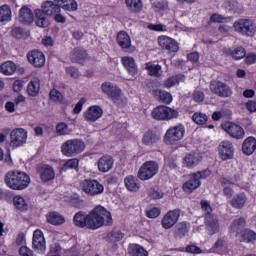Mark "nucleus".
Listing matches in <instances>:
<instances>
[{"instance_id":"12","label":"nucleus","mask_w":256,"mask_h":256,"mask_svg":"<svg viewBox=\"0 0 256 256\" xmlns=\"http://www.w3.org/2000/svg\"><path fill=\"white\" fill-rule=\"evenodd\" d=\"M27 143V130L23 128H16L10 132V147L15 149Z\"/></svg>"},{"instance_id":"34","label":"nucleus","mask_w":256,"mask_h":256,"mask_svg":"<svg viewBox=\"0 0 256 256\" xmlns=\"http://www.w3.org/2000/svg\"><path fill=\"white\" fill-rule=\"evenodd\" d=\"M191 230V223L189 222H179L174 228V234L176 237H185L187 233Z\"/></svg>"},{"instance_id":"44","label":"nucleus","mask_w":256,"mask_h":256,"mask_svg":"<svg viewBox=\"0 0 256 256\" xmlns=\"http://www.w3.org/2000/svg\"><path fill=\"white\" fill-rule=\"evenodd\" d=\"M0 71L3 75H13L17 71V66L12 61H7L1 64Z\"/></svg>"},{"instance_id":"38","label":"nucleus","mask_w":256,"mask_h":256,"mask_svg":"<svg viewBox=\"0 0 256 256\" xmlns=\"http://www.w3.org/2000/svg\"><path fill=\"white\" fill-rule=\"evenodd\" d=\"M146 71L150 77H161L163 75V69L159 64H153V62H148L146 64Z\"/></svg>"},{"instance_id":"39","label":"nucleus","mask_w":256,"mask_h":256,"mask_svg":"<svg viewBox=\"0 0 256 256\" xmlns=\"http://www.w3.org/2000/svg\"><path fill=\"white\" fill-rule=\"evenodd\" d=\"M181 81H185V76H183L182 74L174 75L164 81L163 87H165L166 89H171V87L179 85Z\"/></svg>"},{"instance_id":"43","label":"nucleus","mask_w":256,"mask_h":256,"mask_svg":"<svg viewBox=\"0 0 256 256\" xmlns=\"http://www.w3.org/2000/svg\"><path fill=\"white\" fill-rule=\"evenodd\" d=\"M245 203H247V196H245L244 193L236 195L231 200V205L235 209H243V207H245Z\"/></svg>"},{"instance_id":"13","label":"nucleus","mask_w":256,"mask_h":256,"mask_svg":"<svg viewBox=\"0 0 256 256\" xmlns=\"http://www.w3.org/2000/svg\"><path fill=\"white\" fill-rule=\"evenodd\" d=\"M179 217H181V209L177 208L174 210L168 211L164 217L162 218L161 225L164 229H172L177 225V221H179Z\"/></svg>"},{"instance_id":"16","label":"nucleus","mask_w":256,"mask_h":256,"mask_svg":"<svg viewBox=\"0 0 256 256\" xmlns=\"http://www.w3.org/2000/svg\"><path fill=\"white\" fill-rule=\"evenodd\" d=\"M246 225L247 222L245 221V218L241 217L235 219L230 225V237H232L233 239H239L244 233Z\"/></svg>"},{"instance_id":"28","label":"nucleus","mask_w":256,"mask_h":256,"mask_svg":"<svg viewBox=\"0 0 256 256\" xmlns=\"http://www.w3.org/2000/svg\"><path fill=\"white\" fill-rule=\"evenodd\" d=\"M39 175H40L41 181H43L44 183L53 181V179H55V171L49 165H43L42 167H40Z\"/></svg>"},{"instance_id":"42","label":"nucleus","mask_w":256,"mask_h":256,"mask_svg":"<svg viewBox=\"0 0 256 256\" xmlns=\"http://www.w3.org/2000/svg\"><path fill=\"white\" fill-rule=\"evenodd\" d=\"M47 221L51 225H63L65 223V217L57 212H50L47 215Z\"/></svg>"},{"instance_id":"46","label":"nucleus","mask_w":256,"mask_h":256,"mask_svg":"<svg viewBox=\"0 0 256 256\" xmlns=\"http://www.w3.org/2000/svg\"><path fill=\"white\" fill-rule=\"evenodd\" d=\"M11 19V7L2 5L0 7V23H5Z\"/></svg>"},{"instance_id":"57","label":"nucleus","mask_w":256,"mask_h":256,"mask_svg":"<svg viewBox=\"0 0 256 256\" xmlns=\"http://www.w3.org/2000/svg\"><path fill=\"white\" fill-rule=\"evenodd\" d=\"M79 167V160L77 158H73L68 160L64 166V171H67V169H77Z\"/></svg>"},{"instance_id":"33","label":"nucleus","mask_w":256,"mask_h":256,"mask_svg":"<svg viewBox=\"0 0 256 256\" xmlns=\"http://www.w3.org/2000/svg\"><path fill=\"white\" fill-rule=\"evenodd\" d=\"M125 5L130 13H141L143 11V0H125Z\"/></svg>"},{"instance_id":"52","label":"nucleus","mask_w":256,"mask_h":256,"mask_svg":"<svg viewBox=\"0 0 256 256\" xmlns=\"http://www.w3.org/2000/svg\"><path fill=\"white\" fill-rule=\"evenodd\" d=\"M156 142H157V136L151 131L146 132L142 138V143L144 145H153V143H156Z\"/></svg>"},{"instance_id":"24","label":"nucleus","mask_w":256,"mask_h":256,"mask_svg":"<svg viewBox=\"0 0 256 256\" xmlns=\"http://www.w3.org/2000/svg\"><path fill=\"white\" fill-rule=\"evenodd\" d=\"M117 42L123 51H127L128 53H133V51H135V48L131 46V37L127 32L120 31L117 35Z\"/></svg>"},{"instance_id":"61","label":"nucleus","mask_w":256,"mask_h":256,"mask_svg":"<svg viewBox=\"0 0 256 256\" xmlns=\"http://www.w3.org/2000/svg\"><path fill=\"white\" fill-rule=\"evenodd\" d=\"M66 73L67 75H70V77H72L73 79H79L80 77L79 70L75 67L66 68Z\"/></svg>"},{"instance_id":"54","label":"nucleus","mask_w":256,"mask_h":256,"mask_svg":"<svg viewBox=\"0 0 256 256\" xmlns=\"http://www.w3.org/2000/svg\"><path fill=\"white\" fill-rule=\"evenodd\" d=\"M227 21H231V17H224L221 14H213L210 17L211 23H227Z\"/></svg>"},{"instance_id":"29","label":"nucleus","mask_w":256,"mask_h":256,"mask_svg":"<svg viewBox=\"0 0 256 256\" xmlns=\"http://www.w3.org/2000/svg\"><path fill=\"white\" fill-rule=\"evenodd\" d=\"M242 151L244 155H253L256 151V138L253 136L246 138L242 144Z\"/></svg>"},{"instance_id":"23","label":"nucleus","mask_w":256,"mask_h":256,"mask_svg":"<svg viewBox=\"0 0 256 256\" xmlns=\"http://www.w3.org/2000/svg\"><path fill=\"white\" fill-rule=\"evenodd\" d=\"M32 246L33 249L39 251V253H45V249L47 248L45 236H43V232L39 229L34 231Z\"/></svg>"},{"instance_id":"50","label":"nucleus","mask_w":256,"mask_h":256,"mask_svg":"<svg viewBox=\"0 0 256 256\" xmlns=\"http://www.w3.org/2000/svg\"><path fill=\"white\" fill-rule=\"evenodd\" d=\"M192 119L196 125H205L207 121H209V116L206 114H203L201 112H196L193 116Z\"/></svg>"},{"instance_id":"37","label":"nucleus","mask_w":256,"mask_h":256,"mask_svg":"<svg viewBox=\"0 0 256 256\" xmlns=\"http://www.w3.org/2000/svg\"><path fill=\"white\" fill-rule=\"evenodd\" d=\"M226 53L231 55L232 59H235V61H239L247 55V51L245 48H243V46H238L234 49H228L226 50Z\"/></svg>"},{"instance_id":"51","label":"nucleus","mask_w":256,"mask_h":256,"mask_svg":"<svg viewBox=\"0 0 256 256\" xmlns=\"http://www.w3.org/2000/svg\"><path fill=\"white\" fill-rule=\"evenodd\" d=\"M13 201L16 209L19 211H27V203L25 202V198L22 196H15Z\"/></svg>"},{"instance_id":"60","label":"nucleus","mask_w":256,"mask_h":256,"mask_svg":"<svg viewBox=\"0 0 256 256\" xmlns=\"http://www.w3.org/2000/svg\"><path fill=\"white\" fill-rule=\"evenodd\" d=\"M149 197L151 199H163V197H165V193H163V191H159V190H150L149 192Z\"/></svg>"},{"instance_id":"31","label":"nucleus","mask_w":256,"mask_h":256,"mask_svg":"<svg viewBox=\"0 0 256 256\" xmlns=\"http://www.w3.org/2000/svg\"><path fill=\"white\" fill-rule=\"evenodd\" d=\"M124 183L128 191H131L132 193H137V191L141 189V184H139V180L135 176H127L124 179Z\"/></svg>"},{"instance_id":"10","label":"nucleus","mask_w":256,"mask_h":256,"mask_svg":"<svg viewBox=\"0 0 256 256\" xmlns=\"http://www.w3.org/2000/svg\"><path fill=\"white\" fill-rule=\"evenodd\" d=\"M185 137V126L183 124H178L176 126L170 127L166 134L164 135V141L168 145H173L177 141H181Z\"/></svg>"},{"instance_id":"18","label":"nucleus","mask_w":256,"mask_h":256,"mask_svg":"<svg viewBox=\"0 0 256 256\" xmlns=\"http://www.w3.org/2000/svg\"><path fill=\"white\" fill-rule=\"evenodd\" d=\"M158 43L161 48L169 53H177V51H179V43L169 36L158 37Z\"/></svg>"},{"instance_id":"64","label":"nucleus","mask_w":256,"mask_h":256,"mask_svg":"<svg viewBox=\"0 0 256 256\" xmlns=\"http://www.w3.org/2000/svg\"><path fill=\"white\" fill-rule=\"evenodd\" d=\"M148 29L151 31H167V26L164 24H149Z\"/></svg>"},{"instance_id":"14","label":"nucleus","mask_w":256,"mask_h":256,"mask_svg":"<svg viewBox=\"0 0 256 256\" xmlns=\"http://www.w3.org/2000/svg\"><path fill=\"white\" fill-rule=\"evenodd\" d=\"M222 129L233 137V139H243L245 137V130L243 127L233 123V122H226L222 124Z\"/></svg>"},{"instance_id":"15","label":"nucleus","mask_w":256,"mask_h":256,"mask_svg":"<svg viewBox=\"0 0 256 256\" xmlns=\"http://www.w3.org/2000/svg\"><path fill=\"white\" fill-rule=\"evenodd\" d=\"M73 223L76 227H80L81 229L87 227V229L93 230V225L91 224V212L89 214L83 211L77 212L73 217Z\"/></svg>"},{"instance_id":"48","label":"nucleus","mask_w":256,"mask_h":256,"mask_svg":"<svg viewBox=\"0 0 256 256\" xmlns=\"http://www.w3.org/2000/svg\"><path fill=\"white\" fill-rule=\"evenodd\" d=\"M128 251L132 256H147L148 255L146 250H144L143 247H141L137 244L130 245L128 248Z\"/></svg>"},{"instance_id":"22","label":"nucleus","mask_w":256,"mask_h":256,"mask_svg":"<svg viewBox=\"0 0 256 256\" xmlns=\"http://www.w3.org/2000/svg\"><path fill=\"white\" fill-rule=\"evenodd\" d=\"M235 153V148L233 143L229 140L222 141L219 145V155L223 161L233 159V154Z\"/></svg>"},{"instance_id":"17","label":"nucleus","mask_w":256,"mask_h":256,"mask_svg":"<svg viewBox=\"0 0 256 256\" xmlns=\"http://www.w3.org/2000/svg\"><path fill=\"white\" fill-rule=\"evenodd\" d=\"M204 223L206 227V231L209 235H215L219 233V218L217 215L212 214V215H204Z\"/></svg>"},{"instance_id":"1","label":"nucleus","mask_w":256,"mask_h":256,"mask_svg":"<svg viewBox=\"0 0 256 256\" xmlns=\"http://www.w3.org/2000/svg\"><path fill=\"white\" fill-rule=\"evenodd\" d=\"M5 183L7 187L14 191H23V189L29 187L31 178L22 171H9L5 175Z\"/></svg>"},{"instance_id":"63","label":"nucleus","mask_w":256,"mask_h":256,"mask_svg":"<svg viewBox=\"0 0 256 256\" xmlns=\"http://www.w3.org/2000/svg\"><path fill=\"white\" fill-rule=\"evenodd\" d=\"M87 103V100L85 98H81L76 106L74 107V113L75 115H79L81 113V111L83 110V104Z\"/></svg>"},{"instance_id":"3","label":"nucleus","mask_w":256,"mask_h":256,"mask_svg":"<svg viewBox=\"0 0 256 256\" xmlns=\"http://www.w3.org/2000/svg\"><path fill=\"white\" fill-rule=\"evenodd\" d=\"M102 93L107 95V97L117 105V107H124L127 105V97L123 94L121 88L111 82H104L101 86Z\"/></svg>"},{"instance_id":"40","label":"nucleus","mask_w":256,"mask_h":256,"mask_svg":"<svg viewBox=\"0 0 256 256\" xmlns=\"http://www.w3.org/2000/svg\"><path fill=\"white\" fill-rule=\"evenodd\" d=\"M153 96L158 97V99L166 105H169L173 101V96L171 95V93L165 90H154Z\"/></svg>"},{"instance_id":"49","label":"nucleus","mask_w":256,"mask_h":256,"mask_svg":"<svg viewBox=\"0 0 256 256\" xmlns=\"http://www.w3.org/2000/svg\"><path fill=\"white\" fill-rule=\"evenodd\" d=\"M224 7L234 13H241L243 11V7L235 0L226 1Z\"/></svg>"},{"instance_id":"55","label":"nucleus","mask_w":256,"mask_h":256,"mask_svg":"<svg viewBox=\"0 0 256 256\" xmlns=\"http://www.w3.org/2000/svg\"><path fill=\"white\" fill-rule=\"evenodd\" d=\"M50 99L54 103H61L63 101V95L57 89L50 91Z\"/></svg>"},{"instance_id":"47","label":"nucleus","mask_w":256,"mask_h":256,"mask_svg":"<svg viewBox=\"0 0 256 256\" xmlns=\"http://www.w3.org/2000/svg\"><path fill=\"white\" fill-rule=\"evenodd\" d=\"M73 130L65 122H60L56 125V133L60 136L71 135Z\"/></svg>"},{"instance_id":"45","label":"nucleus","mask_w":256,"mask_h":256,"mask_svg":"<svg viewBox=\"0 0 256 256\" xmlns=\"http://www.w3.org/2000/svg\"><path fill=\"white\" fill-rule=\"evenodd\" d=\"M238 239L241 242L251 243V241H256V233L253 230L245 229Z\"/></svg>"},{"instance_id":"62","label":"nucleus","mask_w":256,"mask_h":256,"mask_svg":"<svg viewBox=\"0 0 256 256\" xmlns=\"http://www.w3.org/2000/svg\"><path fill=\"white\" fill-rule=\"evenodd\" d=\"M12 35L13 37H16V39H23L25 35V30H23V28L21 27H15L14 29H12Z\"/></svg>"},{"instance_id":"20","label":"nucleus","mask_w":256,"mask_h":256,"mask_svg":"<svg viewBox=\"0 0 256 256\" xmlns=\"http://www.w3.org/2000/svg\"><path fill=\"white\" fill-rule=\"evenodd\" d=\"M83 117L88 123H95L103 117V108L101 106H90L83 114Z\"/></svg>"},{"instance_id":"6","label":"nucleus","mask_w":256,"mask_h":256,"mask_svg":"<svg viewBox=\"0 0 256 256\" xmlns=\"http://www.w3.org/2000/svg\"><path fill=\"white\" fill-rule=\"evenodd\" d=\"M234 31L244 37H255L256 24L255 21L247 18H241L234 22Z\"/></svg>"},{"instance_id":"32","label":"nucleus","mask_w":256,"mask_h":256,"mask_svg":"<svg viewBox=\"0 0 256 256\" xmlns=\"http://www.w3.org/2000/svg\"><path fill=\"white\" fill-rule=\"evenodd\" d=\"M39 91H41V80L39 78H34L28 84L27 93L30 97H37Z\"/></svg>"},{"instance_id":"8","label":"nucleus","mask_w":256,"mask_h":256,"mask_svg":"<svg viewBox=\"0 0 256 256\" xmlns=\"http://www.w3.org/2000/svg\"><path fill=\"white\" fill-rule=\"evenodd\" d=\"M159 173V163L150 160L146 161L138 170L137 176L140 181H149Z\"/></svg>"},{"instance_id":"26","label":"nucleus","mask_w":256,"mask_h":256,"mask_svg":"<svg viewBox=\"0 0 256 256\" xmlns=\"http://www.w3.org/2000/svg\"><path fill=\"white\" fill-rule=\"evenodd\" d=\"M18 19L20 23H24L25 25H31L35 21L33 12L27 6L20 9Z\"/></svg>"},{"instance_id":"35","label":"nucleus","mask_w":256,"mask_h":256,"mask_svg":"<svg viewBox=\"0 0 256 256\" xmlns=\"http://www.w3.org/2000/svg\"><path fill=\"white\" fill-rule=\"evenodd\" d=\"M122 63L130 75H137L138 69L133 57H123Z\"/></svg>"},{"instance_id":"4","label":"nucleus","mask_w":256,"mask_h":256,"mask_svg":"<svg viewBox=\"0 0 256 256\" xmlns=\"http://www.w3.org/2000/svg\"><path fill=\"white\" fill-rule=\"evenodd\" d=\"M85 151V142L79 139L66 140L61 145V153L64 157H77Z\"/></svg>"},{"instance_id":"30","label":"nucleus","mask_w":256,"mask_h":256,"mask_svg":"<svg viewBox=\"0 0 256 256\" xmlns=\"http://www.w3.org/2000/svg\"><path fill=\"white\" fill-rule=\"evenodd\" d=\"M42 10L48 17L55 16L56 13H61V7L59 4L52 2V1H46L42 4Z\"/></svg>"},{"instance_id":"58","label":"nucleus","mask_w":256,"mask_h":256,"mask_svg":"<svg viewBox=\"0 0 256 256\" xmlns=\"http://www.w3.org/2000/svg\"><path fill=\"white\" fill-rule=\"evenodd\" d=\"M152 7L157 11H165L169 7V4L165 1H156L152 3Z\"/></svg>"},{"instance_id":"56","label":"nucleus","mask_w":256,"mask_h":256,"mask_svg":"<svg viewBox=\"0 0 256 256\" xmlns=\"http://www.w3.org/2000/svg\"><path fill=\"white\" fill-rule=\"evenodd\" d=\"M108 241H111L112 243H117L118 241H121L123 239V233L120 231H114L108 234Z\"/></svg>"},{"instance_id":"25","label":"nucleus","mask_w":256,"mask_h":256,"mask_svg":"<svg viewBox=\"0 0 256 256\" xmlns=\"http://www.w3.org/2000/svg\"><path fill=\"white\" fill-rule=\"evenodd\" d=\"M113 165H115V160L110 155L102 156L97 162L100 173H109V170L113 169Z\"/></svg>"},{"instance_id":"36","label":"nucleus","mask_w":256,"mask_h":256,"mask_svg":"<svg viewBox=\"0 0 256 256\" xmlns=\"http://www.w3.org/2000/svg\"><path fill=\"white\" fill-rule=\"evenodd\" d=\"M54 3H57L64 11H77L78 5L75 0H54Z\"/></svg>"},{"instance_id":"19","label":"nucleus","mask_w":256,"mask_h":256,"mask_svg":"<svg viewBox=\"0 0 256 256\" xmlns=\"http://www.w3.org/2000/svg\"><path fill=\"white\" fill-rule=\"evenodd\" d=\"M27 59L30 65H33L36 69H41V67L45 66V54L39 50L28 52Z\"/></svg>"},{"instance_id":"59","label":"nucleus","mask_w":256,"mask_h":256,"mask_svg":"<svg viewBox=\"0 0 256 256\" xmlns=\"http://www.w3.org/2000/svg\"><path fill=\"white\" fill-rule=\"evenodd\" d=\"M147 217H149V219H157V217H159V215H161V210L157 207L151 208L150 210H148L146 212Z\"/></svg>"},{"instance_id":"53","label":"nucleus","mask_w":256,"mask_h":256,"mask_svg":"<svg viewBox=\"0 0 256 256\" xmlns=\"http://www.w3.org/2000/svg\"><path fill=\"white\" fill-rule=\"evenodd\" d=\"M200 205L204 215H213V207H211V202L207 200H201Z\"/></svg>"},{"instance_id":"9","label":"nucleus","mask_w":256,"mask_h":256,"mask_svg":"<svg viewBox=\"0 0 256 256\" xmlns=\"http://www.w3.org/2000/svg\"><path fill=\"white\" fill-rule=\"evenodd\" d=\"M210 91L214 95L221 97L222 99H229L233 97V89L229 87V85L225 84V82H221L219 80H213L210 82Z\"/></svg>"},{"instance_id":"7","label":"nucleus","mask_w":256,"mask_h":256,"mask_svg":"<svg viewBox=\"0 0 256 256\" xmlns=\"http://www.w3.org/2000/svg\"><path fill=\"white\" fill-rule=\"evenodd\" d=\"M151 115L156 121H171L179 117V112L169 106L160 105L152 110Z\"/></svg>"},{"instance_id":"11","label":"nucleus","mask_w":256,"mask_h":256,"mask_svg":"<svg viewBox=\"0 0 256 256\" xmlns=\"http://www.w3.org/2000/svg\"><path fill=\"white\" fill-rule=\"evenodd\" d=\"M81 189L90 197H94L95 195H101L103 191H105V187L103 184L99 183L97 180L93 179H85L81 183Z\"/></svg>"},{"instance_id":"2","label":"nucleus","mask_w":256,"mask_h":256,"mask_svg":"<svg viewBox=\"0 0 256 256\" xmlns=\"http://www.w3.org/2000/svg\"><path fill=\"white\" fill-rule=\"evenodd\" d=\"M90 219L92 221V230L113 225V217L111 216V212L101 205L96 206L90 212Z\"/></svg>"},{"instance_id":"27","label":"nucleus","mask_w":256,"mask_h":256,"mask_svg":"<svg viewBox=\"0 0 256 256\" xmlns=\"http://www.w3.org/2000/svg\"><path fill=\"white\" fill-rule=\"evenodd\" d=\"M35 23L37 27L46 28L49 26V17L43 9H36L34 11Z\"/></svg>"},{"instance_id":"41","label":"nucleus","mask_w":256,"mask_h":256,"mask_svg":"<svg viewBox=\"0 0 256 256\" xmlns=\"http://www.w3.org/2000/svg\"><path fill=\"white\" fill-rule=\"evenodd\" d=\"M87 58V51L83 48H75L71 55L72 63H81V61H85Z\"/></svg>"},{"instance_id":"5","label":"nucleus","mask_w":256,"mask_h":256,"mask_svg":"<svg viewBox=\"0 0 256 256\" xmlns=\"http://www.w3.org/2000/svg\"><path fill=\"white\" fill-rule=\"evenodd\" d=\"M209 175H211V171L209 170L198 171L190 174L189 180L183 184V191H185V193H193L195 189H199V187H201V179H207Z\"/></svg>"},{"instance_id":"21","label":"nucleus","mask_w":256,"mask_h":256,"mask_svg":"<svg viewBox=\"0 0 256 256\" xmlns=\"http://www.w3.org/2000/svg\"><path fill=\"white\" fill-rule=\"evenodd\" d=\"M201 161H203L201 154L197 152H190L184 156L182 165L183 167H186V169H194V167H197Z\"/></svg>"}]
</instances>
